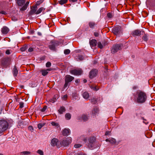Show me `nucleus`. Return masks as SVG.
Listing matches in <instances>:
<instances>
[{
    "mask_svg": "<svg viewBox=\"0 0 155 155\" xmlns=\"http://www.w3.org/2000/svg\"><path fill=\"white\" fill-rule=\"evenodd\" d=\"M137 98L135 101L138 104H142L146 101L147 98L146 94L141 90H138L136 92Z\"/></svg>",
    "mask_w": 155,
    "mask_h": 155,
    "instance_id": "nucleus-1",
    "label": "nucleus"
},
{
    "mask_svg": "<svg viewBox=\"0 0 155 155\" xmlns=\"http://www.w3.org/2000/svg\"><path fill=\"white\" fill-rule=\"evenodd\" d=\"M11 58L8 57H5L1 59L0 61V65L3 68H6L11 64Z\"/></svg>",
    "mask_w": 155,
    "mask_h": 155,
    "instance_id": "nucleus-2",
    "label": "nucleus"
},
{
    "mask_svg": "<svg viewBox=\"0 0 155 155\" xmlns=\"http://www.w3.org/2000/svg\"><path fill=\"white\" fill-rule=\"evenodd\" d=\"M8 123L4 119L0 120V134L6 130L8 127Z\"/></svg>",
    "mask_w": 155,
    "mask_h": 155,
    "instance_id": "nucleus-3",
    "label": "nucleus"
},
{
    "mask_svg": "<svg viewBox=\"0 0 155 155\" xmlns=\"http://www.w3.org/2000/svg\"><path fill=\"white\" fill-rule=\"evenodd\" d=\"M61 44V42L58 41L53 40L50 43L48 47L50 50L55 51L56 50V47L58 46Z\"/></svg>",
    "mask_w": 155,
    "mask_h": 155,
    "instance_id": "nucleus-4",
    "label": "nucleus"
},
{
    "mask_svg": "<svg viewBox=\"0 0 155 155\" xmlns=\"http://www.w3.org/2000/svg\"><path fill=\"white\" fill-rule=\"evenodd\" d=\"M74 79V78L69 75H67L64 77L65 84L64 87L66 88L68 86V83L72 81Z\"/></svg>",
    "mask_w": 155,
    "mask_h": 155,
    "instance_id": "nucleus-5",
    "label": "nucleus"
},
{
    "mask_svg": "<svg viewBox=\"0 0 155 155\" xmlns=\"http://www.w3.org/2000/svg\"><path fill=\"white\" fill-rule=\"evenodd\" d=\"M71 138H68L66 139L63 140L62 141L60 142V145H58V147L63 146L65 147L68 145L70 143H71Z\"/></svg>",
    "mask_w": 155,
    "mask_h": 155,
    "instance_id": "nucleus-6",
    "label": "nucleus"
},
{
    "mask_svg": "<svg viewBox=\"0 0 155 155\" xmlns=\"http://www.w3.org/2000/svg\"><path fill=\"white\" fill-rule=\"evenodd\" d=\"M122 44H116L114 45L111 50L112 53H114L121 49Z\"/></svg>",
    "mask_w": 155,
    "mask_h": 155,
    "instance_id": "nucleus-7",
    "label": "nucleus"
},
{
    "mask_svg": "<svg viewBox=\"0 0 155 155\" xmlns=\"http://www.w3.org/2000/svg\"><path fill=\"white\" fill-rule=\"evenodd\" d=\"M70 73L75 75H80L82 74L83 71L81 69H74L71 71Z\"/></svg>",
    "mask_w": 155,
    "mask_h": 155,
    "instance_id": "nucleus-8",
    "label": "nucleus"
},
{
    "mask_svg": "<svg viewBox=\"0 0 155 155\" xmlns=\"http://www.w3.org/2000/svg\"><path fill=\"white\" fill-rule=\"evenodd\" d=\"M97 70L96 69H92L89 72V77L91 79L95 77L97 75Z\"/></svg>",
    "mask_w": 155,
    "mask_h": 155,
    "instance_id": "nucleus-9",
    "label": "nucleus"
},
{
    "mask_svg": "<svg viewBox=\"0 0 155 155\" xmlns=\"http://www.w3.org/2000/svg\"><path fill=\"white\" fill-rule=\"evenodd\" d=\"M112 32L114 35H119L121 33L120 28L119 26H116L112 29Z\"/></svg>",
    "mask_w": 155,
    "mask_h": 155,
    "instance_id": "nucleus-10",
    "label": "nucleus"
},
{
    "mask_svg": "<svg viewBox=\"0 0 155 155\" xmlns=\"http://www.w3.org/2000/svg\"><path fill=\"white\" fill-rule=\"evenodd\" d=\"M36 6H33L31 8V10L28 13L29 16H31L33 14H35L37 12V9Z\"/></svg>",
    "mask_w": 155,
    "mask_h": 155,
    "instance_id": "nucleus-11",
    "label": "nucleus"
},
{
    "mask_svg": "<svg viewBox=\"0 0 155 155\" xmlns=\"http://www.w3.org/2000/svg\"><path fill=\"white\" fill-rule=\"evenodd\" d=\"M51 144L52 146H56L58 147V145H60L59 144L58 140L56 138H54L52 139L51 141Z\"/></svg>",
    "mask_w": 155,
    "mask_h": 155,
    "instance_id": "nucleus-12",
    "label": "nucleus"
},
{
    "mask_svg": "<svg viewBox=\"0 0 155 155\" xmlns=\"http://www.w3.org/2000/svg\"><path fill=\"white\" fill-rule=\"evenodd\" d=\"M141 31L138 30H136L132 32V35L134 36H140L141 35Z\"/></svg>",
    "mask_w": 155,
    "mask_h": 155,
    "instance_id": "nucleus-13",
    "label": "nucleus"
},
{
    "mask_svg": "<svg viewBox=\"0 0 155 155\" xmlns=\"http://www.w3.org/2000/svg\"><path fill=\"white\" fill-rule=\"evenodd\" d=\"M52 70L51 68H48L46 70H40V72H41L43 76H45L47 75L48 73V71H50Z\"/></svg>",
    "mask_w": 155,
    "mask_h": 155,
    "instance_id": "nucleus-14",
    "label": "nucleus"
},
{
    "mask_svg": "<svg viewBox=\"0 0 155 155\" xmlns=\"http://www.w3.org/2000/svg\"><path fill=\"white\" fill-rule=\"evenodd\" d=\"M89 43L91 47L92 48L96 45L97 41L95 39H92L90 41Z\"/></svg>",
    "mask_w": 155,
    "mask_h": 155,
    "instance_id": "nucleus-15",
    "label": "nucleus"
},
{
    "mask_svg": "<svg viewBox=\"0 0 155 155\" xmlns=\"http://www.w3.org/2000/svg\"><path fill=\"white\" fill-rule=\"evenodd\" d=\"M98 108L96 107H94L92 111V115L93 116H94L98 113Z\"/></svg>",
    "mask_w": 155,
    "mask_h": 155,
    "instance_id": "nucleus-16",
    "label": "nucleus"
},
{
    "mask_svg": "<svg viewBox=\"0 0 155 155\" xmlns=\"http://www.w3.org/2000/svg\"><path fill=\"white\" fill-rule=\"evenodd\" d=\"M70 133L69 129H65L63 130L62 134L63 136H66L69 135Z\"/></svg>",
    "mask_w": 155,
    "mask_h": 155,
    "instance_id": "nucleus-17",
    "label": "nucleus"
},
{
    "mask_svg": "<svg viewBox=\"0 0 155 155\" xmlns=\"http://www.w3.org/2000/svg\"><path fill=\"white\" fill-rule=\"evenodd\" d=\"M9 29L7 27L4 26L2 29V32L3 34H7L9 31Z\"/></svg>",
    "mask_w": 155,
    "mask_h": 155,
    "instance_id": "nucleus-18",
    "label": "nucleus"
},
{
    "mask_svg": "<svg viewBox=\"0 0 155 155\" xmlns=\"http://www.w3.org/2000/svg\"><path fill=\"white\" fill-rule=\"evenodd\" d=\"M66 111V109L64 106H61L60 107L59 110H58V112L60 114H62Z\"/></svg>",
    "mask_w": 155,
    "mask_h": 155,
    "instance_id": "nucleus-19",
    "label": "nucleus"
},
{
    "mask_svg": "<svg viewBox=\"0 0 155 155\" xmlns=\"http://www.w3.org/2000/svg\"><path fill=\"white\" fill-rule=\"evenodd\" d=\"M25 0H17V3L18 6H21L25 3Z\"/></svg>",
    "mask_w": 155,
    "mask_h": 155,
    "instance_id": "nucleus-20",
    "label": "nucleus"
},
{
    "mask_svg": "<svg viewBox=\"0 0 155 155\" xmlns=\"http://www.w3.org/2000/svg\"><path fill=\"white\" fill-rule=\"evenodd\" d=\"M78 119L79 120H81V119H82L84 121H86L88 119V117L87 115L84 114L82 115L81 117H78Z\"/></svg>",
    "mask_w": 155,
    "mask_h": 155,
    "instance_id": "nucleus-21",
    "label": "nucleus"
},
{
    "mask_svg": "<svg viewBox=\"0 0 155 155\" xmlns=\"http://www.w3.org/2000/svg\"><path fill=\"white\" fill-rule=\"evenodd\" d=\"M29 3V2H27L20 9V10L24 11L26 10L27 8Z\"/></svg>",
    "mask_w": 155,
    "mask_h": 155,
    "instance_id": "nucleus-22",
    "label": "nucleus"
},
{
    "mask_svg": "<svg viewBox=\"0 0 155 155\" xmlns=\"http://www.w3.org/2000/svg\"><path fill=\"white\" fill-rule=\"evenodd\" d=\"M96 25V23L94 22H90L89 23L90 27L92 28H94L95 26Z\"/></svg>",
    "mask_w": 155,
    "mask_h": 155,
    "instance_id": "nucleus-23",
    "label": "nucleus"
},
{
    "mask_svg": "<svg viewBox=\"0 0 155 155\" xmlns=\"http://www.w3.org/2000/svg\"><path fill=\"white\" fill-rule=\"evenodd\" d=\"M18 70L15 66L13 70V74L14 76H16L18 74Z\"/></svg>",
    "mask_w": 155,
    "mask_h": 155,
    "instance_id": "nucleus-24",
    "label": "nucleus"
},
{
    "mask_svg": "<svg viewBox=\"0 0 155 155\" xmlns=\"http://www.w3.org/2000/svg\"><path fill=\"white\" fill-rule=\"evenodd\" d=\"M83 96L84 98L87 99L89 97V94L87 92H85L83 94Z\"/></svg>",
    "mask_w": 155,
    "mask_h": 155,
    "instance_id": "nucleus-25",
    "label": "nucleus"
},
{
    "mask_svg": "<svg viewBox=\"0 0 155 155\" xmlns=\"http://www.w3.org/2000/svg\"><path fill=\"white\" fill-rule=\"evenodd\" d=\"M45 8H44L43 7H41L39 8L38 10L35 13L36 14H38L41 13V12L43 10H45Z\"/></svg>",
    "mask_w": 155,
    "mask_h": 155,
    "instance_id": "nucleus-26",
    "label": "nucleus"
},
{
    "mask_svg": "<svg viewBox=\"0 0 155 155\" xmlns=\"http://www.w3.org/2000/svg\"><path fill=\"white\" fill-rule=\"evenodd\" d=\"M65 117L67 120H69L71 118V115L69 113H67L65 115Z\"/></svg>",
    "mask_w": 155,
    "mask_h": 155,
    "instance_id": "nucleus-27",
    "label": "nucleus"
},
{
    "mask_svg": "<svg viewBox=\"0 0 155 155\" xmlns=\"http://www.w3.org/2000/svg\"><path fill=\"white\" fill-rule=\"evenodd\" d=\"M95 140V138L94 137H91L89 140V143L93 144Z\"/></svg>",
    "mask_w": 155,
    "mask_h": 155,
    "instance_id": "nucleus-28",
    "label": "nucleus"
},
{
    "mask_svg": "<svg viewBox=\"0 0 155 155\" xmlns=\"http://www.w3.org/2000/svg\"><path fill=\"white\" fill-rule=\"evenodd\" d=\"M148 36L147 35L144 34L142 37V39L144 41H147L148 40Z\"/></svg>",
    "mask_w": 155,
    "mask_h": 155,
    "instance_id": "nucleus-29",
    "label": "nucleus"
},
{
    "mask_svg": "<svg viewBox=\"0 0 155 155\" xmlns=\"http://www.w3.org/2000/svg\"><path fill=\"white\" fill-rule=\"evenodd\" d=\"M58 96L57 95H55L53 98L51 100V102L54 103L56 100V98L58 97Z\"/></svg>",
    "mask_w": 155,
    "mask_h": 155,
    "instance_id": "nucleus-30",
    "label": "nucleus"
},
{
    "mask_svg": "<svg viewBox=\"0 0 155 155\" xmlns=\"http://www.w3.org/2000/svg\"><path fill=\"white\" fill-rule=\"evenodd\" d=\"M68 0H61L59 2V3L61 5H62L67 2Z\"/></svg>",
    "mask_w": 155,
    "mask_h": 155,
    "instance_id": "nucleus-31",
    "label": "nucleus"
},
{
    "mask_svg": "<svg viewBox=\"0 0 155 155\" xmlns=\"http://www.w3.org/2000/svg\"><path fill=\"white\" fill-rule=\"evenodd\" d=\"M51 124L52 126H54L57 127H58L59 126V125L58 123H56L55 122H52L51 123Z\"/></svg>",
    "mask_w": 155,
    "mask_h": 155,
    "instance_id": "nucleus-32",
    "label": "nucleus"
},
{
    "mask_svg": "<svg viewBox=\"0 0 155 155\" xmlns=\"http://www.w3.org/2000/svg\"><path fill=\"white\" fill-rule=\"evenodd\" d=\"M109 142L112 144H114L115 143L116 141L114 139L112 138L110 140H109Z\"/></svg>",
    "mask_w": 155,
    "mask_h": 155,
    "instance_id": "nucleus-33",
    "label": "nucleus"
},
{
    "mask_svg": "<svg viewBox=\"0 0 155 155\" xmlns=\"http://www.w3.org/2000/svg\"><path fill=\"white\" fill-rule=\"evenodd\" d=\"M45 125V124L40 123L38 124V127L39 129H40Z\"/></svg>",
    "mask_w": 155,
    "mask_h": 155,
    "instance_id": "nucleus-34",
    "label": "nucleus"
},
{
    "mask_svg": "<svg viewBox=\"0 0 155 155\" xmlns=\"http://www.w3.org/2000/svg\"><path fill=\"white\" fill-rule=\"evenodd\" d=\"M98 47L100 49H102L103 46V44L100 42H98L97 44Z\"/></svg>",
    "mask_w": 155,
    "mask_h": 155,
    "instance_id": "nucleus-35",
    "label": "nucleus"
},
{
    "mask_svg": "<svg viewBox=\"0 0 155 155\" xmlns=\"http://www.w3.org/2000/svg\"><path fill=\"white\" fill-rule=\"evenodd\" d=\"M88 146L90 149L91 150L93 149L92 147L93 146V144L89 143Z\"/></svg>",
    "mask_w": 155,
    "mask_h": 155,
    "instance_id": "nucleus-36",
    "label": "nucleus"
},
{
    "mask_svg": "<svg viewBox=\"0 0 155 155\" xmlns=\"http://www.w3.org/2000/svg\"><path fill=\"white\" fill-rule=\"evenodd\" d=\"M70 52V51L68 49H65L64 51V53L65 54H68Z\"/></svg>",
    "mask_w": 155,
    "mask_h": 155,
    "instance_id": "nucleus-37",
    "label": "nucleus"
},
{
    "mask_svg": "<svg viewBox=\"0 0 155 155\" xmlns=\"http://www.w3.org/2000/svg\"><path fill=\"white\" fill-rule=\"evenodd\" d=\"M91 101L92 103L93 104H95L97 102V100L96 99L93 98H92L91 100Z\"/></svg>",
    "mask_w": 155,
    "mask_h": 155,
    "instance_id": "nucleus-38",
    "label": "nucleus"
},
{
    "mask_svg": "<svg viewBox=\"0 0 155 155\" xmlns=\"http://www.w3.org/2000/svg\"><path fill=\"white\" fill-rule=\"evenodd\" d=\"M78 58L80 61H82L84 59V57L82 55H79L78 56Z\"/></svg>",
    "mask_w": 155,
    "mask_h": 155,
    "instance_id": "nucleus-39",
    "label": "nucleus"
},
{
    "mask_svg": "<svg viewBox=\"0 0 155 155\" xmlns=\"http://www.w3.org/2000/svg\"><path fill=\"white\" fill-rule=\"evenodd\" d=\"M107 16L108 17V18H111L112 17L113 15L111 13L109 12L107 13Z\"/></svg>",
    "mask_w": 155,
    "mask_h": 155,
    "instance_id": "nucleus-40",
    "label": "nucleus"
},
{
    "mask_svg": "<svg viewBox=\"0 0 155 155\" xmlns=\"http://www.w3.org/2000/svg\"><path fill=\"white\" fill-rule=\"evenodd\" d=\"M42 2L41 1H37L34 6H36L37 8V6L39 5Z\"/></svg>",
    "mask_w": 155,
    "mask_h": 155,
    "instance_id": "nucleus-41",
    "label": "nucleus"
},
{
    "mask_svg": "<svg viewBox=\"0 0 155 155\" xmlns=\"http://www.w3.org/2000/svg\"><path fill=\"white\" fill-rule=\"evenodd\" d=\"M51 65V63L50 62H48L46 64V66L47 67H50Z\"/></svg>",
    "mask_w": 155,
    "mask_h": 155,
    "instance_id": "nucleus-42",
    "label": "nucleus"
},
{
    "mask_svg": "<svg viewBox=\"0 0 155 155\" xmlns=\"http://www.w3.org/2000/svg\"><path fill=\"white\" fill-rule=\"evenodd\" d=\"M78 94L76 93H73L72 94V96L73 97H78Z\"/></svg>",
    "mask_w": 155,
    "mask_h": 155,
    "instance_id": "nucleus-43",
    "label": "nucleus"
},
{
    "mask_svg": "<svg viewBox=\"0 0 155 155\" xmlns=\"http://www.w3.org/2000/svg\"><path fill=\"white\" fill-rule=\"evenodd\" d=\"M26 48H27L26 46H25L21 48L20 50L22 51H25Z\"/></svg>",
    "mask_w": 155,
    "mask_h": 155,
    "instance_id": "nucleus-44",
    "label": "nucleus"
},
{
    "mask_svg": "<svg viewBox=\"0 0 155 155\" xmlns=\"http://www.w3.org/2000/svg\"><path fill=\"white\" fill-rule=\"evenodd\" d=\"M37 152L40 155H43V153L42 151L41 150H38L37 151Z\"/></svg>",
    "mask_w": 155,
    "mask_h": 155,
    "instance_id": "nucleus-45",
    "label": "nucleus"
},
{
    "mask_svg": "<svg viewBox=\"0 0 155 155\" xmlns=\"http://www.w3.org/2000/svg\"><path fill=\"white\" fill-rule=\"evenodd\" d=\"M47 108V106H44L43 108L42 109H41V111H42V112H44L45 110H46V109Z\"/></svg>",
    "mask_w": 155,
    "mask_h": 155,
    "instance_id": "nucleus-46",
    "label": "nucleus"
},
{
    "mask_svg": "<svg viewBox=\"0 0 155 155\" xmlns=\"http://www.w3.org/2000/svg\"><path fill=\"white\" fill-rule=\"evenodd\" d=\"M11 50L9 49H7L5 51V53L7 54H11Z\"/></svg>",
    "mask_w": 155,
    "mask_h": 155,
    "instance_id": "nucleus-47",
    "label": "nucleus"
},
{
    "mask_svg": "<svg viewBox=\"0 0 155 155\" xmlns=\"http://www.w3.org/2000/svg\"><path fill=\"white\" fill-rule=\"evenodd\" d=\"M99 89V88L97 85L94 86V90L97 91Z\"/></svg>",
    "mask_w": 155,
    "mask_h": 155,
    "instance_id": "nucleus-48",
    "label": "nucleus"
},
{
    "mask_svg": "<svg viewBox=\"0 0 155 155\" xmlns=\"http://www.w3.org/2000/svg\"><path fill=\"white\" fill-rule=\"evenodd\" d=\"M81 146V145L80 144H76L74 145V147L75 148H78L80 147Z\"/></svg>",
    "mask_w": 155,
    "mask_h": 155,
    "instance_id": "nucleus-49",
    "label": "nucleus"
},
{
    "mask_svg": "<svg viewBox=\"0 0 155 155\" xmlns=\"http://www.w3.org/2000/svg\"><path fill=\"white\" fill-rule=\"evenodd\" d=\"M20 108H22L24 106V103L22 102L19 103Z\"/></svg>",
    "mask_w": 155,
    "mask_h": 155,
    "instance_id": "nucleus-50",
    "label": "nucleus"
},
{
    "mask_svg": "<svg viewBox=\"0 0 155 155\" xmlns=\"http://www.w3.org/2000/svg\"><path fill=\"white\" fill-rule=\"evenodd\" d=\"M22 153L24 154H29L30 153V152L29 151H24Z\"/></svg>",
    "mask_w": 155,
    "mask_h": 155,
    "instance_id": "nucleus-51",
    "label": "nucleus"
},
{
    "mask_svg": "<svg viewBox=\"0 0 155 155\" xmlns=\"http://www.w3.org/2000/svg\"><path fill=\"white\" fill-rule=\"evenodd\" d=\"M67 97L68 96L67 95H65L63 96L62 98L64 100H66L67 99Z\"/></svg>",
    "mask_w": 155,
    "mask_h": 155,
    "instance_id": "nucleus-52",
    "label": "nucleus"
},
{
    "mask_svg": "<svg viewBox=\"0 0 155 155\" xmlns=\"http://www.w3.org/2000/svg\"><path fill=\"white\" fill-rule=\"evenodd\" d=\"M28 129L30 131H32L33 130V128L32 126H30L28 127Z\"/></svg>",
    "mask_w": 155,
    "mask_h": 155,
    "instance_id": "nucleus-53",
    "label": "nucleus"
},
{
    "mask_svg": "<svg viewBox=\"0 0 155 155\" xmlns=\"http://www.w3.org/2000/svg\"><path fill=\"white\" fill-rule=\"evenodd\" d=\"M102 44L103 46H105L107 44V42L106 41H104L102 42Z\"/></svg>",
    "mask_w": 155,
    "mask_h": 155,
    "instance_id": "nucleus-54",
    "label": "nucleus"
},
{
    "mask_svg": "<svg viewBox=\"0 0 155 155\" xmlns=\"http://www.w3.org/2000/svg\"><path fill=\"white\" fill-rule=\"evenodd\" d=\"M0 13L3 15L6 14V12L3 11H0Z\"/></svg>",
    "mask_w": 155,
    "mask_h": 155,
    "instance_id": "nucleus-55",
    "label": "nucleus"
},
{
    "mask_svg": "<svg viewBox=\"0 0 155 155\" xmlns=\"http://www.w3.org/2000/svg\"><path fill=\"white\" fill-rule=\"evenodd\" d=\"M94 35L95 37H98L99 36V33L97 32L94 33Z\"/></svg>",
    "mask_w": 155,
    "mask_h": 155,
    "instance_id": "nucleus-56",
    "label": "nucleus"
},
{
    "mask_svg": "<svg viewBox=\"0 0 155 155\" xmlns=\"http://www.w3.org/2000/svg\"><path fill=\"white\" fill-rule=\"evenodd\" d=\"M12 20L13 21H15L17 20V18H16V17H13L12 18Z\"/></svg>",
    "mask_w": 155,
    "mask_h": 155,
    "instance_id": "nucleus-57",
    "label": "nucleus"
},
{
    "mask_svg": "<svg viewBox=\"0 0 155 155\" xmlns=\"http://www.w3.org/2000/svg\"><path fill=\"white\" fill-rule=\"evenodd\" d=\"M110 134V132L109 131H107L105 134V135H107Z\"/></svg>",
    "mask_w": 155,
    "mask_h": 155,
    "instance_id": "nucleus-58",
    "label": "nucleus"
},
{
    "mask_svg": "<svg viewBox=\"0 0 155 155\" xmlns=\"http://www.w3.org/2000/svg\"><path fill=\"white\" fill-rule=\"evenodd\" d=\"M33 51V49L32 48H30L28 49V51L29 52H31Z\"/></svg>",
    "mask_w": 155,
    "mask_h": 155,
    "instance_id": "nucleus-59",
    "label": "nucleus"
},
{
    "mask_svg": "<svg viewBox=\"0 0 155 155\" xmlns=\"http://www.w3.org/2000/svg\"><path fill=\"white\" fill-rule=\"evenodd\" d=\"M80 81L79 79H78L76 80L75 81V83H78Z\"/></svg>",
    "mask_w": 155,
    "mask_h": 155,
    "instance_id": "nucleus-60",
    "label": "nucleus"
},
{
    "mask_svg": "<svg viewBox=\"0 0 155 155\" xmlns=\"http://www.w3.org/2000/svg\"><path fill=\"white\" fill-rule=\"evenodd\" d=\"M70 2H75L77 1V0H69Z\"/></svg>",
    "mask_w": 155,
    "mask_h": 155,
    "instance_id": "nucleus-61",
    "label": "nucleus"
},
{
    "mask_svg": "<svg viewBox=\"0 0 155 155\" xmlns=\"http://www.w3.org/2000/svg\"><path fill=\"white\" fill-rule=\"evenodd\" d=\"M94 86H90L91 88L93 90H94Z\"/></svg>",
    "mask_w": 155,
    "mask_h": 155,
    "instance_id": "nucleus-62",
    "label": "nucleus"
},
{
    "mask_svg": "<svg viewBox=\"0 0 155 155\" xmlns=\"http://www.w3.org/2000/svg\"><path fill=\"white\" fill-rule=\"evenodd\" d=\"M38 35H40V36H41V32H38Z\"/></svg>",
    "mask_w": 155,
    "mask_h": 155,
    "instance_id": "nucleus-63",
    "label": "nucleus"
},
{
    "mask_svg": "<svg viewBox=\"0 0 155 155\" xmlns=\"http://www.w3.org/2000/svg\"><path fill=\"white\" fill-rule=\"evenodd\" d=\"M83 82L84 83H86L87 82V80L85 79H84L83 80Z\"/></svg>",
    "mask_w": 155,
    "mask_h": 155,
    "instance_id": "nucleus-64",
    "label": "nucleus"
}]
</instances>
